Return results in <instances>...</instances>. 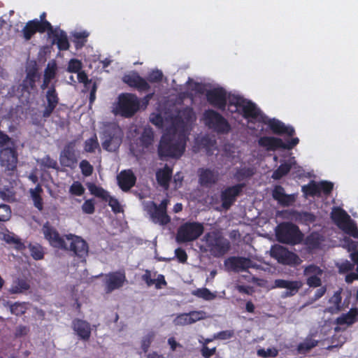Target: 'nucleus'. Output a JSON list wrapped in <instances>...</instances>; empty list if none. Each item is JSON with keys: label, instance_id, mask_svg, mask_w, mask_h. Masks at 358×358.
<instances>
[{"label": "nucleus", "instance_id": "f257e3e1", "mask_svg": "<svg viewBox=\"0 0 358 358\" xmlns=\"http://www.w3.org/2000/svg\"><path fill=\"white\" fill-rule=\"evenodd\" d=\"M192 117V109L185 108L174 118V129L163 134L159 141L157 153L160 159H178L183 155L187 139L184 129Z\"/></svg>", "mask_w": 358, "mask_h": 358}, {"label": "nucleus", "instance_id": "f03ea898", "mask_svg": "<svg viewBox=\"0 0 358 358\" xmlns=\"http://www.w3.org/2000/svg\"><path fill=\"white\" fill-rule=\"evenodd\" d=\"M229 105L235 106L236 109L231 112L239 113L245 118H253L259 122L268 126L272 132L277 135H287L292 137L295 130L292 126H287L282 122L276 119H269L250 100L240 95H233L229 97Z\"/></svg>", "mask_w": 358, "mask_h": 358}, {"label": "nucleus", "instance_id": "7ed1b4c3", "mask_svg": "<svg viewBox=\"0 0 358 358\" xmlns=\"http://www.w3.org/2000/svg\"><path fill=\"white\" fill-rule=\"evenodd\" d=\"M203 239L210 254L216 258L224 257L231 249V243L219 231L207 232Z\"/></svg>", "mask_w": 358, "mask_h": 358}, {"label": "nucleus", "instance_id": "20e7f679", "mask_svg": "<svg viewBox=\"0 0 358 358\" xmlns=\"http://www.w3.org/2000/svg\"><path fill=\"white\" fill-rule=\"evenodd\" d=\"M277 240L282 243L296 245L303 240V234L299 227L292 222H282L275 230Z\"/></svg>", "mask_w": 358, "mask_h": 358}, {"label": "nucleus", "instance_id": "39448f33", "mask_svg": "<svg viewBox=\"0 0 358 358\" xmlns=\"http://www.w3.org/2000/svg\"><path fill=\"white\" fill-rule=\"evenodd\" d=\"M123 131L115 124L106 126L101 134V145L108 152L117 151L122 142Z\"/></svg>", "mask_w": 358, "mask_h": 358}, {"label": "nucleus", "instance_id": "423d86ee", "mask_svg": "<svg viewBox=\"0 0 358 358\" xmlns=\"http://www.w3.org/2000/svg\"><path fill=\"white\" fill-rule=\"evenodd\" d=\"M331 218L345 234L358 239V228L345 210L341 208H334L331 213Z\"/></svg>", "mask_w": 358, "mask_h": 358}, {"label": "nucleus", "instance_id": "0eeeda50", "mask_svg": "<svg viewBox=\"0 0 358 358\" xmlns=\"http://www.w3.org/2000/svg\"><path fill=\"white\" fill-rule=\"evenodd\" d=\"M203 223L186 222L178 229L176 241L179 243H184L196 241L203 234Z\"/></svg>", "mask_w": 358, "mask_h": 358}, {"label": "nucleus", "instance_id": "6e6552de", "mask_svg": "<svg viewBox=\"0 0 358 358\" xmlns=\"http://www.w3.org/2000/svg\"><path fill=\"white\" fill-rule=\"evenodd\" d=\"M66 249L63 250L70 252L71 256L77 257L81 262L85 261L89 252V245L86 241L73 234H66Z\"/></svg>", "mask_w": 358, "mask_h": 358}, {"label": "nucleus", "instance_id": "1a4fd4ad", "mask_svg": "<svg viewBox=\"0 0 358 358\" xmlns=\"http://www.w3.org/2000/svg\"><path fill=\"white\" fill-rule=\"evenodd\" d=\"M139 107L140 101L136 95L131 93L119 95L117 110L122 117H132L138 110Z\"/></svg>", "mask_w": 358, "mask_h": 358}, {"label": "nucleus", "instance_id": "9d476101", "mask_svg": "<svg viewBox=\"0 0 358 358\" xmlns=\"http://www.w3.org/2000/svg\"><path fill=\"white\" fill-rule=\"evenodd\" d=\"M203 117L205 124L217 134H228L231 130V126L228 121L214 110L208 109L206 110Z\"/></svg>", "mask_w": 358, "mask_h": 358}, {"label": "nucleus", "instance_id": "9b49d317", "mask_svg": "<svg viewBox=\"0 0 358 358\" xmlns=\"http://www.w3.org/2000/svg\"><path fill=\"white\" fill-rule=\"evenodd\" d=\"M299 143V139L297 137L292 138L286 142L277 137L274 136H262L259 141V146L264 148L267 151H275L278 149L282 150H292Z\"/></svg>", "mask_w": 358, "mask_h": 358}, {"label": "nucleus", "instance_id": "f8f14e48", "mask_svg": "<svg viewBox=\"0 0 358 358\" xmlns=\"http://www.w3.org/2000/svg\"><path fill=\"white\" fill-rule=\"evenodd\" d=\"M169 203V200L164 199L159 205L154 201H150L148 205V212L154 223L164 226L171 222V217L167 214V206Z\"/></svg>", "mask_w": 358, "mask_h": 358}, {"label": "nucleus", "instance_id": "ddd939ff", "mask_svg": "<svg viewBox=\"0 0 358 358\" xmlns=\"http://www.w3.org/2000/svg\"><path fill=\"white\" fill-rule=\"evenodd\" d=\"M271 256L278 263L288 266H298L301 263L299 257L282 245H275L271 250Z\"/></svg>", "mask_w": 358, "mask_h": 358}, {"label": "nucleus", "instance_id": "4468645a", "mask_svg": "<svg viewBox=\"0 0 358 358\" xmlns=\"http://www.w3.org/2000/svg\"><path fill=\"white\" fill-rule=\"evenodd\" d=\"M234 94H229L227 97V91L223 87H215L207 90L206 93V100L210 105L222 111L225 110L227 104H229V97ZM229 106H231L229 105Z\"/></svg>", "mask_w": 358, "mask_h": 358}, {"label": "nucleus", "instance_id": "2eb2a0df", "mask_svg": "<svg viewBox=\"0 0 358 358\" xmlns=\"http://www.w3.org/2000/svg\"><path fill=\"white\" fill-rule=\"evenodd\" d=\"M245 186V183L239 182L234 185L227 187L222 191L220 198L222 208L226 210L229 209L234 203L237 196L241 195Z\"/></svg>", "mask_w": 358, "mask_h": 358}, {"label": "nucleus", "instance_id": "dca6fc26", "mask_svg": "<svg viewBox=\"0 0 358 358\" xmlns=\"http://www.w3.org/2000/svg\"><path fill=\"white\" fill-rule=\"evenodd\" d=\"M44 237L48 241L50 245L59 250L66 249V235L61 236L57 230L52 226L45 224L43 227Z\"/></svg>", "mask_w": 358, "mask_h": 358}, {"label": "nucleus", "instance_id": "f3484780", "mask_svg": "<svg viewBox=\"0 0 358 358\" xmlns=\"http://www.w3.org/2000/svg\"><path fill=\"white\" fill-rule=\"evenodd\" d=\"M302 285V282L299 280L276 279L273 282L272 288L285 289L286 290L282 293V296L286 298L296 295Z\"/></svg>", "mask_w": 358, "mask_h": 358}, {"label": "nucleus", "instance_id": "a211bd4d", "mask_svg": "<svg viewBox=\"0 0 358 358\" xmlns=\"http://www.w3.org/2000/svg\"><path fill=\"white\" fill-rule=\"evenodd\" d=\"M45 103L44 109L42 111V117L45 119L51 116L56 107L57 106L59 98L55 85H52L45 93Z\"/></svg>", "mask_w": 358, "mask_h": 358}, {"label": "nucleus", "instance_id": "6ab92c4d", "mask_svg": "<svg viewBox=\"0 0 358 358\" xmlns=\"http://www.w3.org/2000/svg\"><path fill=\"white\" fill-rule=\"evenodd\" d=\"M60 164L64 167L73 169L76 167L78 159L76 155L74 145L69 143L66 145L59 155Z\"/></svg>", "mask_w": 358, "mask_h": 358}, {"label": "nucleus", "instance_id": "aec40b11", "mask_svg": "<svg viewBox=\"0 0 358 358\" xmlns=\"http://www.w3.org/2000/svg\"><path fill=\"white\" fill-rule=\"evenodd\" d=\"M225 265L235 272L245 271L255 267L250 258L244 257H230L225 261Z\"/></svg>", "mask_w": 358, "mask_h": 358}, {"label": "nucleus", "instance_id": "412c9836", "mask_svg": "<svg viewBox=\"0 0 358 358\" xmlns=\"http://www.w3.org/2000/svg\"><path fill=\"white\" fill-rule=\"evenodd\" d=\"M126 281V276L124 272L115 271L106 275L105 281V291L106 293H110L115 289L122 287Z\"/></svg>", "mask_w": 358, "mask_h": 358}, {"label": "nucleus", "instance_id": "4be33fe9", "mask_svg": "<svg viewBox=\"0 0 358 358\" xmlns=\"http://www.w3.org/2000/svg\"><path fill=\"white\" fill-rule=\"evenodd\" d=\"M1 164L9 171H14L17 164V153L14 148H1L0 151Z\"/></svg>", "mask_w": 358, "mask_h": 358}, {"label": "nucleus", "instance_id": "5701e85b", "mask_svg": "<svg viewBox=\"0 0 358 358\" xmlns=\"http://www.w3.org/2000/svg\"><path fill=\"white\" fill-rule=\"evenodd\" d=\"M123 81L139 92L148 91L150 88L148 81L137 73L125 75L123 77Z\"/></svg>", "mask_w": 358, "mask_h": 358}, {"label": "nucleus", "instance_id": "b1692460", "mask_svg": "<svg viewBox=\"0 0 358 358\" xmlns=\"http://www.w3.org/2000/svg\"><path fill=\"white\" fill-rule=\"evenodd\" d=\"M117 180L120 188L127 192L135 185L136 177L131 169L123 170L117 175Z\"/></svg>", "mask_w": 358, "mask_h": 358}, {"label": "nucleus", "instance_id": "393cba45", "mask_svg": "<svg viewBox=\"0 0 358 358\" xmlns=\"http://www.w3.org/2000/svg\"><path fill=\"white\" fill-rule=\"evenodd\" d=\"M46 25L48 24L44 22H38L37 18L28 21L22 30L23 38L26 41H29L36 32L45 33L43 27Z\"/></svg>", "mask_w": 358, "mask_h": 358}, {"label": "nucleus", "instance_id": "a878e982", "mask_svg": "<svg viewBox=\"0 0 358 358\" xmlns=\"http://www.w3.org/2000/svg\"><path fill=\"white\" fill-rule=\"evenodd\" d=\"M199 182L201 186L208 187L218 181L219 173L214 169L201 168L199 169Z\"/></svg>", "mask_w": 358, "mask_h": 358}, {"label": "nucleus", "instance_id": "bb28decb", "mask_svg": "<svg viewBox=\"0 0 358 358\" xmlns=\"http://www.w3.org/2000/svg\"><path fill=\"white\" fill-rule=\"evenodd\" d=\"M272 196L274 200L282 206H289L295 201L294 194H287L285 189L280 185H277L272 190Z\"/></svg>", "mask_w": 358, "mask_h": 358}, {"label": "nucleus", "instance_id": "cd10ccee", "mask_svg": "<svg viewBox=\"0 0 358 358\" xmlns=\"http://www.w3.org/2000/svg\"><path fill=\"white\" fill-rule=\"evenodd\" d=\"M73 331L83 341H88L91 336V327L89 322L80 319H74L72 322Z\"/></svg>", "mask_w": 358, "mask_h": 358}, {"label": "nucleus", "instance_id": "c85d7f7f", "mask_svg": "<svg viewBox=\"0 0 358 358\" xmlns=\"http://www.w3.org/2000/svg\"><path fill=\"white\" fill-rule=\"evenodd\" d=\"M52 36L53 43H56L59 50H67L69 48V42L66 32L61 29H52V31L48 32Z\"/></svg>", "mask_w": 358, "mask_h": 358}, {"label": "nucleus", "instance_id": "c756f323", "mask_svg": "<svg viewBox=\"0 0 358 358\" xmlns=\"http://www.w3.org/2000/svg\"><path fill=\"white\" fill-rule=\"evenodd\" d=\"M172 175V169L166 164L163 169H160L156 172V179L158 184L165 189H168Z\"/></svg>", "mask_w": 358, "mask_h": 358}, {"label": "nucleus", "instance_id": "7c9ffc66", "mask_svg": "<svg viewBox=\"0 0 358 358\" xmlns=\"http://www.w3.org/2000/svg\"><path fill=\"white\" fill-rule=\"evenodd\" d=\"M39 78L36 69L29 70L22 83V90L30 93L36 90V79Z\"/></svg>", "mask_w": 358, "mask_h": 358}, {"label": "nucleus", "instance_id": "2f4dec72", "mask_svg": "<svg viewBox=\"0 0 358 358\" xmlns=\"http://www.w3.org/2000/svg\"><path fill=\"white\" fill-rule=\"evenodd\" d=\"M358 321V308H352L347 313L342 314L336 320L338 325H352Z\"/></svg>", "mask_w": 358, "mask_h": 358}, {"label": "nucleus", "instance_id": "473e14b6", "mask_svg": "<svg viewBox=\"0 0 358 358\" xmlns=\"http://www.w3.org/2000/svg\"><path fill=\"white\" fill-rule=\"evenodd\" d=\"M292 215L296 222L307 226L313 224L316 220V216L310 212L293 210Z\"/></svg>", "mask_w": 358, "mask_h": 358}, {"label": "nucleus", "instance_id": "72a5a7b5", "mask_svg": "<svg viewBox=\"0 0 358 358\" xmlns=\"http://www.w3.org/2000/svg\"><path fill=\"white\" fill-rule=\"evenodd\" d=\"M154 141V132L151 128H145L138 138V144L143 149H148Z\"/></svg>", "mask_w": 358, "mask_h": 358}, {"label": "nucleus", "instance_id": "f704fd0d", "mask_svg": "<svg viewBox=\"0 0 358 358\" xmlns=\"http://www.w3.org/2000/svg\"><path fill=\"white\" fill-rule=\"evenodd\" d=\"M29 288V283L26 279L18 278L13 281L9 292L11 294H20L27 291Z\"/></svg>", "mask_w": 358, "mask_h": 358}, {"label": "nucleus", "instance_id": "c9c22d12", "mask_svg": "<svg viewBox=\"0 0 358 358\" xmlns=\"http://www.w3.org/2000/svg\"><path fill=\"white\" fill-rule=\"evenodd\" d=\"M31 197L34 202V206L40 211L43 209V201L41 196L43 188L40 184H38L34 189L29 190Z\"/></svg>", "mask_w": 358, "mask_h": 358}, {"label": "nucleus", "instance_id": "e433bc0d", "mask_svg": "<svg viewBox=\"0 0 358 358\" xmlns=\"http://www.w3.org/2000/svg\"><path fill=\"white\" fill-rule=\"evenodd\" d=\"M345 246L348 251L351 252L350 258L352 262L357 264V271L358 272V250L357 243L350 238L345 239Z\"/></svg>", "mask_w": 358, "mask_h": 358}, {"label": "nucleus", "instance_id": "4c0bfd02", "mask_svg": "<svg viewBox=\"0 0 358 358\" xmlns=\"http://www.w3.org/2000/svg\"><path fill=\"white\" fill-rule=\"evenodd\" d=\"M255 174V171L250 167H242L236 170L234 174V179L238 182L250 178Z\"/></svg>", "mask_w": 358, "mask_h": 358}, {"label": "nucleus", "instance_id": "58836bf2", "mask_svg": "<svg viewBox=\"0 0 358 358\" xmlns=\"http://www.w3.org/2000/svg\"><path fill=\"white\" fill-rule=\"evenodd\" d=\"M90 34L87 31H75L72 34L73 42L76 49L83 48L87 41Z\"/></svg>", "mask_w": 358, "mask_h": 358}, {"label": "nucleus", "instance_id": "ea45409f", "mask_svg": "<svg viewBox=\"0 0 358 358\" xmlns=\"http://www.w3.org/2000/svg\"><path fill=\"white\" fill-rule=\"evenodd\" d=\"M320 236L316 232H313L308 235L304 240V244L311 250L318 248L320 245Z\"/></svg>", "mask_w": 358, "mask_h": 358}, {"label": "nucleus", "instance_id": "a19ab883", "mask_svg": "<svg viewBox=\"0 0 358 358\" xmlns=\"http://www.w3.org/2000/svg\"><path fill=\"white\" fill-rule=\"evenodd\" d=\"M292 166V163L284 162L281 164L273 173L272 178L274 180H280L283 176H286L291 170Z\"/></svg>", "mask_w": 358, "mask_h": 358}, {"label": "nucleus", "instance_id": "79ce46f5", "mask_svg": "<svg viewBox=\"0 0 358 358\" xmlns=\"http://www.w3.org/2000/svg\"><path fill=\"white\" fill-rule=\"evenodd\" d=\"M318 341L311 338H307L297 346V351L299 354H305L317 346Z\"/></svg>", "mask_w": 358, "mask_h": 358}, {"label": "nucleus", "instance_id": "37998d69", "mask_svg": "<svg viewBox=\"0 0 358 358\" xmlns=\"http://www.w3.org/2000/svg\"><path fill=\"white\" fill-rule=\"evenodd\" d=\"M3 240L8 244H13L17 250H21L24 248V243L14 234L7 233L3 236Z\"/></svg>", "mask_w": 358, "mask_h": 358}, {"label": "nucleus", "instance_id": "c03bdc74", "mask_svg": "<svg viewBox=\"0 0 358 358\" xmlns=\"http://www.w3.org/2000/svg\"><path fill=\"white\" fill-rule=\"evenodd\" d=\"M302 192L307 196H320L318 184L315 181H310L308 185L302 187Z\"/></svg>", "mask_w": 358, "mask_h": 358}, {"label": "nucleus", "instance_id": "a18cd8bd", "mask_svg": "<svg viewBox=\"0 0 358 358\" xmlns=\"http://www.w3.org/2000/svg\"><path fill=\"white\" fill-rule=\"evenodd\" d=\"M99 148V144L96 134L85 141L84 150L87 152L93 153Z\"/></svg>", "mask_w": 358, "mask_h": 358}, {"label": "nucleus", "instance_id": "49530a36", "mask_svg": "<svg viewBox=\"0 0 358 358\" xmlns=\"http://www.w3.org/2000/svg\"><path fill=\"white\" fill-rule=\"evenodd\" d=\"M90 192L96 197L101 198L102 200L107 201L108 199V192L101 187L92 185L89 187Z\"/></svg>", "mask_w": 358, "mask_h": 358}, {"label": "nucleus", "instance_id": "de8ad7c7", "mask_svg": "<svg viewBox=\"0 0 358 358\" xmlns=\"http://www.w3.org/2000/svg\"><path fill=\"white\" fill-rule=\"evenodd\" d=\"M27 310V303L24 302H15L10 306V312L17 316H21L24 315L26 313Z\"/></svg>", "mask_w": 358, "mask_h": 358}, {"label": "nucleus", "instance_id": "09e8293b", "mask_svg": "<svg viewBox=\"0 0 358 358\" xmlns=\"http://www.w3.org/2000/svg\"><path fill=\"white\" fill-rule=\"evenodd\" d=\"M193 294L199 298H201L207 301L213 300L215 298V294L212 293L207 288L197 289L193 292Z\"/></svg>", "mask_w": 358, "mask_h": 358}, {"label": "nucleus", "instance_id": "8fccbe9b", "mask_svg": "<svg viewBox=\"0 0 358 358\" xmlns=\"http://www.w3.org/2000/svg\"><path fill=\"white\" fill-rule=\"evenodd\" d=\"M163 73L159 69L152 70L148 74L147 81L151 83H158L162 82L163 79Z\"/></svg>", "mask_w": 358, "mask_h": 358}, {"label": "nucleus", "instance_id": "3c124183", "mask_svg": "<svg viewBox=\"0 0 358 358\" xmlns=\"http://www.w3.org/2000/svg\"><path fill=\"white\" fill-rule=\"evenodd\" d=\"M317 184L320 194L322 192L324 195L328 196L331 193L334 188V184L331 182L324 180Z\"/></svg>", "mask_w": 358, "mask_h": 358}, {"label": "nucleus", "instance_id": "603ef678", "mask_svg": "<svg viewBox=\"0 0 358 358\" xmlns=\"http://www.w3.org/2000/svg\"><path fill=\"white\" fill-rule=\"evenodd\" d=\"M155 336V334L154 331H150L143 336L141 341V348L144 352H148Z\"/></svg>", "mask_w": 358, "mask_h": 358}, {"label": "nucleus", "instance_id": "864d4df0", "mask_svg": "<svg viewBox=\"0 0 358 358\" xmlns=\"http://www.w3.org/2000/svg\"><path fill=\"white\" fill-rule=\"evenodd\" d=\"M82 67L83 64L80 60L77 59H71L69 62L67 71L69 73H78L81 71Z\"/></svg>", "mask_w": 358, "mask_h": 358}, {"label": "nucleus", "instance_id": "5fc2aeb1", "mask_svg": "<svg viewBox=\"0 0 358 358\" xmlns=\"http://www.w3.org/2000/svg\"><path fill=\"white\" fill-rule=\"evenodd\" d=\"M173 323L176 326H185L191 324L189 313H180L173 320Z\"/></svg>", "mask_w": 358, "mask_h": 358}, {"label": "nucleus", "instance_id": "6e6d98bb", "mask_svg": "<svg viewBox=\"0 0 358 358\" xmlns=\"http://www.w3.org/2000/svg\"><path fill=\"white\" fill-rule=\"evenodd\" d=\"M80 169L82 174L85 177L91 176L94 171L92 165L86 159H83L80 162Z\"/></svg>", "mask_w": 358, "mask_h": 358}, {"label": "nucleus", "instance_id": "4d7b16f0", "mask_svg": "<svg viewBox=\"0 0 358 358\" xmlns=\"http://www.w3.org/2000/svg\"><path fill=\"white\" fill-rule=\"evenodd\" d=\"M11 217V210L8 205L0 204V222H6Z\"/></svg>", "mask_w": 358, "mask_h": 358}, {"label": "nucleus", "instance_id": "13d9d810", "mask_svg": "<svg viewBox=\"0 0 358 358\" xmlns=\"http://www.w3.org/2000/svg\"><path fill=\"white\" fill-rule=\"evenodd\" d=\"M57 73V64L53 63H48L45 71L44 77L52 80L55 78Z\"/></svg>", "mask_w": 358, "mask_h": 358}, {"label": "nucleus", "instance_id": "bf43d9fd", "mask_svg": "<svg viewBox=\"0 0 358 358\" xmlns=\"http://www.w3.org/2000/svg\"><path fill=\"white\" fill-rule=\"evenodd\" d=\"M278 354V351L275 348H268L266 350L264 348L259 349L257 350V355L261 357H275Z\"/></svg>", "mask_w": 358, "mask_h": 358}, {"label": "nucleus", "instance_id": "052dcab7", "mask_svg": "<svg viewBox=\"0 0 358 358\" xmlns=\"http://www.w3.org/2000/svg\"><path fill=\"white\" fill-rule=\"evenodd\" d=\"M69 192L73 195L81 196L85 192V188L80 182L76 181L71 185Z\"/></svg>", "mask_w": 358, "mask_h": 358}, {"label": "nucleus", "instance_id": "680f3d73", "mask_svg": "<svg viewBox=\"0 0 358 358\" xmlns=\"http://www.w3.org/2000/svg\"><path fill=\"white\" fill-rule=\"evenodd\" d=\"M30 253L31 257L36 260L42 259L44 257V252L40 245H31Z\"/></svg>", "mask_w": 358, "mask_h": 358}, {"label": "nucleus", "instance_id": "e2e57ef3", "mask_svg": "<svg viewBox=\"0 0 358 358\" xmlns=\"http://www.w3.org/2000/svg\"><path fill=\"white\" fill-rule=\"evenodd\" d=\"M188 313L189 315L191 324H193L206 317V313L202 310H193Z\"/></svg>", "mask_w": 358, "mask_h": 358}, {"label": "nucleus", "instance_id": "0e129e2a", "mask_svg": "<svg viewBox=\"0 0 358 358\" xmlns=\"http://www.w3.org/2000/svg\"><path fill=\"white\" fill-rule=\"evenodd\" d=\"M107 201H108V205L111 207L112 210L115 213H118L122 211L120 202L117 199L108 195V199Z\"/></svg>", "mask_w": 358, "mask_h": 358}, {"label": "nucleus", "instance_id": "69168bd1", "mask_svg": "<svg viewBox=\"0 0 358 358\" xmlns=\"http://www.w3.org/2000/svg\"><path fill=\"white\" fill-rule=\"evenodd\" d=\"M234 336V330H224L218 332L214 336V338L220 340H227Z\"/></svg>", "mask_w": 358, "mask_h": 358}, {"label": "nucleus", "instance_id": "338daca9", "mask_svg": "<svg viewBox=\"0 0 358 358\" xmlns=\"http://www.w3.org/2000/svg\"><path fill=\"white\" fill-rule=\"evenodd\" d=\"M83 211L87 214H92L94 212V203L92 199L86 200L82 206Z\"/></svg>", "mask_w": 358, "mask_h": 358}, {"label": "nucleus", "instance_id": "774afa93", "mask_svg": "<svg viewBox=\"0 0 358 358\" xmlns=\"http://www.w3.org/2000/svg\"><path fill=\"white\" fill-rule=\"evenodd\" d=\"M41 164L47 168L56 169L57 163L52 159L49 155H46L42 159Z\"/></svg>", "mask_w": 358, "mask_h": 358}]
</instances>
